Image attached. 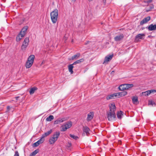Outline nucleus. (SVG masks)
<instances>
[{
    "mask_svg": "<svg viewBox=\"0 0 156 156\" xmlns=\"http://www.w3.org/2000/svg\"><path fill=\"white\" fill-rule=\"evenodd\" d=\"M113 56V55H110L106 57L105 58L104 61L103 62V64H104L105 63L109 61L110 60H111Z\"/></svg>",
    "mask_w": 156,
    "mask_h": 156,
    "instance_id": "15",
    "label": "nucleus"
},
{
    "mask_svg": "<svg viewBox=\"0 0 156 156\" xmlns=\"http://www.w3.org/2000/svg\"><path fill=\"white\" fill-rule=\"evenodd\" d=\"M69 135L70 137H71V138H73L74 139L77 140V139L78 138V137L75 136L74 135L70 134Z\"/></svg>",
    "mask_w": 156,
    "mask_h": 156,
    "instance_id": "31",
    "label": "nucleus"
},
{
    "mask_svg": "<svg viewBox=\"0 0 156 156\" xmlns=\"http://www.w3.org/2000/svg\"><path fill=\"white\" fill-rule=\"evenodd\" d=\"M43 64V62H42L41 63V64Z\"/></svg>",
    "mask_w": 156,
    "mask_h": 156,
    "instance_id": "43",
    "label": "nucleus"
},
{
    "mask_svg": "<svg viewBox=\"0 0 156 156\" xmlns=\"http://www.w3.org/2000/svg\"><path fill=\"white\" fill-rule=\"evenodd\" d=\"M29 38L26 37L22 45L21 49L23 51L25 50L29 44Z\"/></svg>",
    "mask_w": 156,
    "mask_h": 156,
    "instance_id": "6",
    "label": "nucleus"
},
{
    "mask_svg": "<svg viewBox=\"0 0 156 156\" xmlns=\"http://www.w3.org/2000/svg\"><path fill=\"white\" fill-rule=\"evenodd\" d=\"M80 56V54L79 53H78L73 55L71 59L72 60L76 59H78Z\"/></svg>",
    "mask_w": 156,
    "mask_h": 156,
    "instance_id": "24",
    "label": "nucleus"
},
{
    "mask_svg": "<svg viewBox=\"0 0 156 156\" xmlns=\"http://www.w3.org/2000/svg\"><path fill=\"white\" fill-rule=\"evenodd\" d=\"M94 116V113L93 112H90L87 114V120L89 122L91 120Z\"/></svg>",
    "mask_w": 156,
    "mask_h": 156,
    "instance_id": "12",
    "label": "nucleus"
},
{
    "mask_svg": "<svg viewBox=\"0 0 156 156\" xmlns=\"http://www.w3.org/2000/svg\"><path fill=\"white\" fill-rule=\"evenodd\" d=\"M54 119V117L52 115H50L46 119V120L47 121L50 122L53 120Z\"/></svg>",
    "mask_w": 156,
    "mask_h": 156,
    "instance_id": "25",
    "label": "nucleus"
},
{
    "mask_svg": "<svg viewBox=\"0 0 156 156\" xmlns=\"http://www.w3.org/2000/svg\"><path fill=\"white\" fill-rule=\"evenodd\" d=\"M44 140V139L41 136V137L40 139L37 141L39 144H41L42 143Z\"/></svg>",
    "mask_w": 156,
    "mask_h": 156,
    "instance_id": "30",
    "label": "nucleus"
},
{
    "mask_svg": "<svg viewBox=\"0 0 156 156\" xmlns=\"http://www.w3.org/2000/svg\"><path fill=\"white\" fill-rule=\"evenodd\" d=\"M148 30L149 31L154 30H156V24H150L148 27Z\"/></svg>",
    "mask_w": 156,
    "mask_h": 156,
    "instance_id": "16",
    "label": "nucleus"
},
{
    "mask_svg": "<svg viewBox=\"0 0 156 156\" xmlns=\"http://www.w3.org/2000/svg\"><path fill=\"white\" fill-rule=\"evenodd\" d=\"M148 104H149V105H151L152 106L153 105H155V104L154 103V102L152 101H149Z\"/></svg>",
    "mask_w": 156,
    "mask_h": 156,
    "instance_id": "32",
    "label": "nucleus"
},
{
    "mask_svg": "<svg viewBox=\"0 0 156 156\" xmlns=\"http://www.w3.org/2000/svg\"><path fill=\"white\" fill-rule=\"evenodd\" d=\"M123 112L121 111H120L119 112H118L117 114V117L118 119H121L122 117V115Z\"/></svg>",
    "mask_w": 156,
    "mask_h": 156,
    "instance_id": "26",
    "label": "nucleus"
},
{
    "mask_svg": "<svg viewBox=\"0 0 156 156\" xmlns=\"http://www.w3.org/2000/svg\"><path fill=\"white\" fill-rule=\"evenodd\" d=\"M147 93V94H148V95L151 93V92H150V90H147L146 91L143 92V94H144V93L145 94V93Z\"/></svg>",
    "mask_w": 156,
    "mask_h": 156,
    "instance_id": "34",
    "label": "nucleus"
},
{
    "mask_svg": "<svg viewBox=\"0 0 156 156\" xmlns=\"http://www.w3.org/2000/svg\"><path fill=\"white\" fill-rule=\"evenodd\" d=\"M116 94L117 97H120L126 95L127 94V93L126 91H123L121 92L117 93Z\"/></svg>",
    "mask_w": 156,
    "mask_h": 156,
    "instance_id": "17",
    "label": "nucleus"
},
{
    "mask_svg": "<svg viewBox=\"0 0 156 156\" xmlns=\"http://www.w3.org/2000/svg\"><path fill=\"white\" fill-rule=\"evenodd\" d=\"M116 97H117V94L115 93L108 95L106 97V98L107 100H108L114 99Z\"/></svg>",
    "mask_w": 156,
    "mask_h": 156,
    "instance_id": "14",
    "label": "nucleus"
},
{
    "mask_svg": "<svg viewBox=\"0 0 156 156\" xmlns=\"http://www.w3.org/2000/svg\"><path fill=\"white\" fill-rule=\"evenodd\" d=\"M133 85L132 84H124L119 86V88L120 90L123 91L125 90H129L130 88L133 87Z\"/></svg>",
    "mask_w": 156,
    "mask_h": 156,
    "instance_id": "4",
    "label": "nucleus"
},
{
    "mask_svg": "<svg viewBox=\"0 0 156 156\" xmlns=\"http://www.w3.org/2000/svg\"><path fill=\"white\" fill-rule=\"evenodd\" d=\"M37 89V88L36 87H34L31 88L30 90L29 93L30 94H33L35 91Z\"/></svg>",
    "mask_w": 156,
    "mask_h": 156,
    "instance_id": "21",
    "label": "nucleus"
},
{
    "mask_svg": "<svg viewBox=\"0 0 156 156\" xmlns=\"http://www.w3.org/2000/svg\"><path fill=\"white\" fill-rule=\"evenodd\" d=\"M84 61V59L83 58L81 59L80 60H77L76 61L74 62L73 64L76 65L77 64H79L81 62H83Z\"/></svg>",
    "mask_w": 156,
    "mask_h": 156,
    "instance_id": "28",
    "label": "nucleus"
},
{
    "mask_svg": "<svg viewBox=\"0 0 156 156\" xmlns=\"http://www.w3.org/2000/svg\"><path fill=\"white\" fill-rule=\"evenodd\" d=\"M145 36L144 34H139L136 35L135 38V41L138 42L140 41V39H144Z\"/></svg>",
    "mask_w": 156,
    "mask_h": 156,
    "instance_id": "8",
    "label": "nucleus"
},
{
    "mask_svg": "<svg viewBox=\"0 0 156 156\" xmlns=\"http://www.w3.org/2000/svg\"><path fill=\"white\" fill-rule=\"evenodd\" d=\"M71 146V143H69L68 145H67V147H70Z\"/></svg>",
    "mask_w": 156,
    "mask_h": 156,
    "instance_id": "37",
    "label": "nucleus"
},
{
    "mask_svg": "<svg viewBox=\"0 0 156 156\" xmlns=\"http://www.w3.org/2000/svg\"><path fill=\"white\" fill-rule=\"evenodd\" d=\"M39 144L38 142L37 141V142L34 143L33 145V147H36L39 146Z\"/></svg>",
    "mask_w": 156,
    "mask_h": 156,
    "instance_id": "33",
    "label": "nucleus"
},
{
    "mask_svg": "<svg viewBox=\"0 0 156 156\" xmlns=\"http://www.w3.org/2000/svg\"><path fill=\"white\" fill-rule=\"evenodd\" d=\"M151 19L150 16H147L140 23V24L141 25H142L146 23L148 21H149Z\"/></svg>",
    "mask_w": 156,
    "mask_h": 156,
    "instance_id": "11",
    "label": "nucleus"
},
{
    "mask_svg": "<svg viewBox=\"0 0 156 156\" xmlns=\"http://www.w3.org/2000/svg\"><path fill=\"white\" fill-rule=\"evenodd\" d=\"M18 98H19V97H16V100H17V99H18Z\"/></svg>",
    "mask_w": 156,
    "mask_h": 156,
    "instance_id": "41",
    "label": "nucleus"
},
{
    "mask_svg": "<svg viewBox=\"0 0 156 156\" xmlns=\"http://www.w3.org/2000/svg\"><path fill=\"white\" fill-rule=\"evenodd\" d=\"M76 0H71V2H75Z\"/></svg>",
    "mask_w": 156,
    "mask_h": 156,
    "instance_id": "40",
    "label": "nucleus"
},
{
    "mask_svg": "<svg viewBox=\"0 0 156 156\" xmlns=\"http://www.w3.org/2000/svg\"><path fill=\"white\" fill-rule=\"evenodd\" d=\"M74 64H70L68 66V69L69 71L71 73V74H72L73 73V65Z\"/></svg>",
    "mask_w": 156,
    "mask_h": 156,
    "instance_id": "23",
    "label": "nucleus"
},
{
    "mask_svg": "<svg viewBox=\"0 0 156 156\" xmlns=\"http://www.w3.org/2000/svg\"><path fill=\"white\" fill-rule=\"evenodd\" d=\"M60 135V133L59 132H55L52 136L49 139V142L50 144H53L57 141L58 138Z\"/></svg>",
    "mask_w": 156,
    "mask_h": 156,
    "instance_id": "3",
    "label": "nucleus"
},
{
    "mask_svg": "<svg viewBox=\"0 0 156 156\" xmlns=\"http://www.w3.org/2000/svg\"><path fill=\"white\" fill-rule=\"evenodd\" d=\"M132 101L134 104H137L139 103L138 98L137 97H133L132 98Z\"/></svg>",
    "mask_w": 156,
    "mask_h": 156,
    "instance_id": "22",
    "label": "nucleus"
},
{
    "mask_svg": "<svg viewBox=\"0 0 156 156\" xmlns=\"http://www.w3.org/2000/svg\"><path fill=\"white\" fill-rule=\"evenodd\" d=\"M142 95L143 96H148V94H147V93L143 94V92L142 93Z\"/></svg>",
    "mask_w": 156,
    "mask_h": 156,
    "instance_id": "38",
    "label": "nucleus"
},
{
    "mask_svg": "<svg viewBox=\"0 0 156 156\" xmlns=\"http://www.w3.org/2000/svg\"><path fill=\"white\" fill-rule=\"evenodd\" d=\"M14 156H19V154L17 151H15V154Z\"/></svg>",
    "mask_w": 156,
    "mask_h": 156,
    "instance_id": "35",
    "label": "nucleus"
},
{
    "mask_svg": "<svg viewBox=\"0 0 156 156\" xmlns=\"http://www.w3.org/2000/svg\"><path fill=\"white\" fill-rule=\"evenodd\" d=\"M124 37L123 34H121L115 37V40L116 41H119L122 40Z\"/></svg>",
    "mask_w": 156,
    "mask_h": 156,
    "instance_id": "18",
    "label": "nucleus"
},
{
    "mask_svg": "<svg viewBox=\"0 0 156 156\" xmlns=\"http://www.w3.org/2000/svg\"><path fill=\"white\" fill-rule=\"evenodd\" d=\"M64 118H59L54 122V124H57L59 123L65 121Z\"/></svg>",
    "mask_w": 156,
    "mask_h": 156,
    "instance_id": "19",
    "label": "nucleus"
},
{
    "mask_svg": "<svg viewBox=\"0 0 156 156\" xmlns=\"http://www.w3.org/2000/svg\"><path fill=\"white\" fill-rule=\"evenodd\" d=\"M72 126V123L71 122H67L62 126L61 131H66L67 129L70 128Z\"/></svg>",
    "mask_w": 156,
    "mask_h": 156,
    "instance_id": "7",
    "label": "nucleus"
},
{
    "mask_svg": "<svg viewBox=\"0 0 156 156\" xmlns=\"http://www.w3.org/2000/svg\"><path fill=\"white\" fill-rule=\"evenodd\" d=\"M52 132V130L51 129H50L47 132L44 133L43 134L42 136V137L44 139V138L47 136H48L49 134H50Z\"/></svg>",
    "mask_w": 156,
    "mask_h": 156,
    "instance_id": "20",
    "label": "nucleus"
},
{
    "mask_svg": "<svg viewBox=\"0 0 156 156\" xmlns=\"http://www.w3.org/2000/svg\"><path fill=\"white\" fill-rule=\"evenodd\" d=\"M34 58L35 56L33 55H30L28 57L25 64V67L26 68H29L32 66Z\"/></svg>",
    "mask_w": 156,
    "mask_h": 156,
    "instance_id": "2",
    "label": "nucleus"
},
{
    "mask_svg": "<svg viewBox=\"0 0 156 156\" xmlns=\"http://www.w3.org/2000/svg\"><path fill=\"white\" fill-rule=\"evenodd\" d=\"M109 110L108 112H115L116 111V107L114 103H110L109 105Z\"/></svg>",
    "mask_w": 156,
    "mask_h": 156,
    "instance_id": "9",
    "label": "nucleus"
},
{
    "mask_svg": "<svg viewBox=\"0 0 156 156\" xmlns=\"http://www.w3.org/2000/svg\"><path fill=\"white\" fill-rule=\"evenodd\" d=\"M151 93H154L156 92V90L152 89L150 90Z\"/></svg>",
    "mask_w": 156,
    "mask_h": 156,
    "instance_id": "36",
    "label": "nucleus"
},
{
    "mask_svg": "<svg viewBox=\"0 0 156 156\" xmlns=\"http://www.w3.org/2000/svg\"><path fill=\"white\" fill-rule=\"evenodd\" d=\"M28 27L27 26L24 27L22 29L20 34L22 35V36H24L26 34V32L28 29Z\"/></svg>",
    "mask_w": 156,
    "mask_h": 156,
    "instance_id": "13",
    "label": "nucleus"
},
{
    "mask_svg": "<svg viewBox=\"0 0 156 156\" xmlns=\"http://www.w3.org/2000/svg\"><path fill=\"white\" fill-rule=\"evenodd\" d=\"M58 11L57 9H55L51 12L50 14L51 19L52 22L53 24L55 23L57 21L58 18Z\"/></svg>",
    "mask_w": 156,
    "mask_h": 156,
    "instance_id": "1",
    "label": "nucleus"
},
{
    "mask_svg": "<svg viewBox=\"0 0 156 156\" xmlns=\"http://www.w3.org/2000/svg\"><path fill=\"white\" fill-rule=\"evenodd\" d=\"M10 106H8L7 107V111H9V110L10 109Z\"/></svg>",
    "mask_w": 156,
    "mask_h": 156,
    "instance_id": "39",
    "label": "nucleus"
},
{
    "mask_svg": "<svg viewBox=\"0 0 156 156\" xmlns=\"http://www.w3.org/2000/svg\"><path fill=\"white\" fill-rule=\"evenodd\" d=\"M38 152V150H36L32 152L30 154V156H34Z\"/></svg>",
    "mask_w": 156,
    "mask_h": 156,
    "instance_id": "29",
    "label": "nucleus"
},
{
    "mask_svg": "<svg viewBox=\"0 0 156 156\" xmlns=\"http://www.w3.org/2000/svg\"><path fill=\"white\" fill-rule=\"evenodd\" d=\"M83 136L85 135V133H86V135L87 136H88L89 134H90V130L89 128L87 126H85L83 127Z\"/></svg>",
    "mask_w": 156,
    "mask_h": 156,
    "instance_id": "10",
    "label": "nucleus"
},
{
    "mask_svg": "<svg viewBox=\"0 0 156 156\" xmlns=\"http://www.w3.org/2000/svg\"><path fill=\"white\" fill-rule=\"evenodd\" d=\"M92 0H88V1H92Z\"/></svg>",
    "mask_w": 156,
    "mask_h": 156,
    "instance_id": "42",
    "label": "nucleus"
},
{
    "mask_svg": "<svg viewBox=\"0 0 156 156\" xmlns=\"http://www.w3.org/2000/svg\"><path fill=\"white\" fill-rule=\"evenodd\" d=\"M24 36H22V35H21L20 34L16 37V41H17L18 42L20 41L22 38Z\"/></svg>",
    "mask_w": 156,
    "mask_h": 156,
    "instance_id": "27",
    "label": "nucleus"
},
{
    "mask_svg": "<svg viewBox=\"0 0 156 156\" xmlns=\"http://www.w3.org/2000/svg\"><path fill=\"white\" fill-rule=\"evenodd\" d=\"M107 115L108 120L110 121H113L116 118L115 112L108 111L107 112Z\"/></svg>",
    "mask_w": 156,
    "mask_h": 156,
    "instance_id": "5",
    "label": "nucleus"
}]
</instances>
